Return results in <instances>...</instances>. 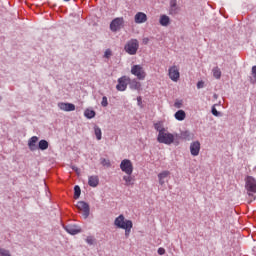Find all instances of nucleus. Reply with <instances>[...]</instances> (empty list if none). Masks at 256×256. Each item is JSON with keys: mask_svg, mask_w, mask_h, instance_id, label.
<instances>
[{"mask_svg": "<svg viewBox=\"0 0 256 256\" xmlns=\"http://www.w3.org/2000/svg\"><path fill=\"white\" fill-rule=\"evenodd\" d=\"M37 141H39V137H37V136H32L28 140V148L30 151H37V149H38Z\"/></svg>", "mask_w": 256, "mask_h": 256, "instance_id": "nucleus-14", "label": "nucleus"}, {"mask_svg": "<svg viewBox=\"0 0 256 256\" xmlns=\"http://www.w3.org/2000/svg\"><path fill=\"white\" fill-rule=\"evenodd\" d=\"M64 229L70 235H77L81 233V229L77 225H66L64 226Z\"/></svg>", "mask_w": 256, "mask_h": 256, "instance_id": "nucleus-13", "label": "nucleus"}, {"mask_svg": "<svg viewBox=\"0 0 256 256\" xmlns=\"http://www.w3.org/2000/svg\"><path fill=\"white\" fill-rule=\"evenodd\" d=\"M125 230V237L131 235V229H133V222H127L126 227L122 228Z\"/></svg>", "mask_w": 256, "mask_h": 256, "instance_id": "nucleus-24", "label": "nucleus"}, {"mask_svg": "<svg viewBox=\"0 0 256 256\" xmlns=\"http://www.w3.org/2000/svg\"><path fill=\"white\" fill-rule=\"evenodd\" d=\"M181 105H182L181 102H175L174 103V107H176L177 109H181Z\"/></svg>", "mask_w": 256, "mask_h": 256, "instance_id": "nucleus-42", "label": "nucleus"}, {"mask_svg": "<svg viewBox=\"0 0 256 256\" xmlns=\"http://www.w3.org/2000/svg\"><path fill=\"white\" fill-rule=\"evenodd\" d=\"M94 133L96 135L97 141H101V139H102V132H101V128L99 126H94Z\"/></svg>", "mask_w": 256, "mask_h": 256, "instance_id": "nucleus-26", "label": "nucleus"}, {"mask_svg": "<svg viewBox=\"0 0 256 256\" xmlns=\"http://www.w3.org/2000/svg\"><path fill=\"white\" fill-rule=\"evenodd\" d=\"M203 87H205V82L199 81V82L197 83V89H203Z\"/></svg>", "mask_w": 256, "mask_h": 256, "instance_id": "nucleus-39", "label": "nucleus"}, {"mask_svg": "<svg viewBox=\"0 0 256 256\" xmlns=\"http://www.w3.org/2000/svg\"><path fill=\"white\" fill-rule=\"evenodd\" d=\"M58 108L61 111L71 112V111H75V104L60 102L58 103Z\"/></svg>", "mask_w": 256, "mask_h": 256, "instance_id": "nucleus-12", "label": "nucleus"}, {"mask_svg": "<svg viewBox=\"0 0 256 256\" xmlns=\"http://www.w3.org/2000/svg\"><path fill=\"white\" fill-rule=\"evenodd\" d=\"M169 175H171V172L165 170L158 174V179H167V177H169Z\"/></svg>", "mask_w": 256, "mask_h": 256, "instance_id": "nucleus-31", "label": "nucleus"}, {"mask_svg": "<svg viewBox=\"0 0 256 256\" xmlns=\"http://www.w3.org/2000/svg\"><path fill=\"white\" fill-rule=\"evenodd\" d=\"M174 117L177 121H185L186 114L183 110H178L175 114Z\"/></svg>", "mask_w": 256, "mask_h": 256, "instance_id": "nucleus-21", "label": "nucleus"}, {"mask_svg": "<svg viewBox=\"0 0 256 256\" xmlns=\"http://www.w3.org/2000/svg\"><path fill=\"white\" fill-rule=\"evenodd\" d=\"M101 105L103 107H107L109 105V101L107 100V96L102 97Z\"/></svg>", "mask_w": 256, "mask_h": 256, "instance_id": "nucleus-34", "label": "nucleus"}, {"mask_svg": "<svg viewBox=\"0 0 256 256\" xmlns=\"http://www.w3.org/2000/svg\"><path fill=\"white\" fill-rule=\"evenodd\" d=\"M131 74L137 77L139 81H144L145 77H147V73H145V69L141 65H133L131 67Z\"/></svg>", "mask_w": 256, "mask_h": 256, "instance_id": "nucleus-3", "label": "nucleus"}, {"mask_svg": "<svg viewBox=\"0 0 256 256\" xmlns=\"http://www.w3.org/2000/svg\"><path fill=\"white\" fill-rule=\"evenodd\" d=\"M81 197V187L79 185L74 186V199Z\"/></svg>", "mask_w": 256, "mask_h": 256, "instance_id": "nucleus-29", "label": "nucleus"}, {"mask_svg": "<svg viewBox=\"0 0 256 256\" xmlns=\"http://www.w3.org/2000/svg\"><path fill=\"white\" fill-rule=\"evenodd\" d=\"M212 73H213V77H215V79H221V69H219V67H214L212 69Z\"/></svg>", "mask_w": 256, "mask_h": 256, "instance_id": "nucleus-28", "label": "nucleus"}, {"mask_svg": "<svg viewBox=\"0 0 256 256\" xmlns=\"http://www.w3.org/2000/svg\"><path fill=\"white\" fill-rule=\"evenodd\" d=\"M38 149L40 151H47L49 149V142L47 140H40L38 142Z\"/></svg>", "mask_w": 256, "mask_h": 256, "instance_id": "nucleus-20", "label": "nucleus"}, {"mask_svg": "<svg viewBox=\"0 0 256 256\" xmlns=\"http://www.w3.org/2000/svg\"><path fill=\"white\" fill-rule=\"evenodd\" d=\"M88 185L90 187H97L99 185V176H89Z\"/></svg>", "mask_w": 256, "mask_h": 256, "instance_id": "nucleus-17", "label": "nucleus"}, {"mask_svg": "<svg viewBox=\"0 0 256 256\" xmlns=\"http://www.w3.org/2000/svg\"><path fill=\"white\" fill-rule=\"evenodd\" d=\"M0 256H11V252L5 248H0Z\"/></svg>", "mask_w": 256, "mask_h": 256, "instance_id": "nucleus-33", "label": "nucleus"}, {"mask_svg": "<svg viewBox=\"0 0 256 256\" xmlns=\"http://www.w3.org/2000/svg\"><path fill=\"white\" fill-rule=\"evenodd\" d=\"M180 135L182 139H185V141H193V139H195V135L189 130L182 131Z\"/></svg>", "mask_w": 256, "mask_h": 256, "instance_id": "nucleus-16", "label": "nucleus"}, {"mask_svg": "<svg viewBox=\"0 0 256 256\" xmlns=\"http://www.w3.org/2000/svg\"><path fill=\"white\" fill-rule=\"evenodd\" d=\"M142 43L147 45L149 43V38H143Z\"/></svg>", "mask_w": 256, "mask_h": 256, "instance_id": "nucleus-43", "label": "nucleus"}, {"mask_svg": "<svg viewBox=\"0 0 256 256\" xmlns=\"http://www.w3.org/2000/svg\"><path fill=\"white\" fill-rule=\"evenodd\" d=\"M211 113L214 117H219L221 115V112L217 111V108L215 107H212Z\"/></svg>", "mask_w": 256, "mask_h": 256, "instance_id": "nucleus-35", "label": "nucleus"}, {"mask_svg": "<svg viewBox=\"0 0 256 256\" xmlns=\"http://www.w3.org/2000/svg\"><path fill=\"white\" fill-rule=\"evenodd\" d=\"M168 75L171 81L175 82L179 81V77H181V74L179 73V68L176 65L169 68Z\"/></svg>", "mask_w": 256, "mask_h": 256, "instance_id": "nucleus-10", "label": "nucleus"}, {"mask_svg": "<svg viewBox=\"0 0 256 256\" xmlns=\"http://www.w3.org/2000/svg\"><path fill=\"white\" fill-rule=\"evenodd\" d=\"M248 199H249L250 203L252 201H255V192H248Z\"/></svg>", "mask_w": 256, "mask_h": 256, "instance_id": "nucleus-36", "label": "nucleus"}, {"mask_svg": "<svg viewBox=\"0 0 256 256\" xmlns=\"http://www.w3.org/2000/svg\"><path fill=\"white\" fill-rule=\"evenodd\" d=\"M134 21L138 24L145 23L147 21V14L143 12L136 13V15L134 16Z\"/></svg>", "mask_w": 256, "mask_h": 256, "instance_id": "nucleus-15", "label": "nucleus"}, {"mask_svg": "<svg viewBox=\"0 0 256 256\" xmlns=\"http://www.w3.org/2000/svg\"><path fill=\"white\" fill-rule=\"evenodd\" d=\"M123 181H125V185L127 187H129V185H133V177H131L129 174L123 176Z\"/></svg>", "mask_w": 256, "mask_h": 256, "instance_id": "nucleus-27", "label": "nucleus"}, {"mask_svg": "<svg viewBox=\"0 0 256 256\" xmlns=\"http://www.w3.org/2000/svg\"><path fill=\"white\" fill-rule=\"evenodd\" d=\"M100 163L103 167H111V161L109 159L101 158Z\"/></svg>", "mask_w": 256, "mask_h": 256, "instance_id": "nucleus-30", "label": "nucleus"}, {"mask_svg": "<svg viewBox=\"0 0 256 256\" xmlns=\"http://www.w3.org/2000/svg\"><path fill=\"white\" fill-rule=\"evenodd\" d=\"M120 169L126 175H133V162L129 159H124L120 163Z\"/></svg>", "mask_w": 256, "mask_h": 256, "instance_id": "nucleus-4", "label": "nucleus"}, {"mask_svg": "<svg viewBox=\"0 0 256 256\" xmlns=\"http://www.w3.org/2000/svg\"><path fill=\"white\" fill-rule=\"evenodd\" d=\"M77 209L79 211H83L82 215L84 219H87L89 217V214L91 213V208L89 207V204L85 201H79L76 205Z\"/></svg>", "mask_w": 256, "mask_h": 256, "instance_id": "nucleus-5", "label": "nucleus"}, {"mask_svg": "<svg viewBox=\"0 0 256 256\" xmlns=\"http://www.w3.org/2000/svg\"><path fill=\"white\" fill-rule=\"evenodd\" d=\"M129 81H131V79L127 76L120 77L118 79V84L116 85L117 91H126Z\"/></svg>", "mask_w": 256, "mask_h": 256, "instance_id": "nucleus-9", "label": "nucleus"}, {"mask_svg": "<svg viewBox=\"0 0 256 256\" xmlns=\"http://www.w3.org/2000/svg\"><path fill=\"white\" fill-rule=\"evenodd\" d=\"M252 84L256 83V66L252 67V77L250 78Z\"/></svg>", "mask_w": 256, "mask_h": 256, "instance_id": "nucleus-32", "label": "nucleus"}, {"mask_svg": "<svg viewBox=\"0 0 256 256\" xmlns=\"http://www.w3.org/2000/svg\"><path fill=\"white\" fill-rule=\"evenodd\" d=\"M64 1H66V2H67V1H70V0H64Z\"/></svg>", "mask_w": 256, "mask_h": 256, "instance_id": "nucleus-47", "label": "nucleus"}, {"mask_svg": "<svg viewBox=\"0 0 256 256\" xmlns=\"http://www.w3.org/2000/svg\"><path fill=\"white\" fill-rule=\"evenodd\" d=\"M86 243H88V245H93V243H95V239H93L91 236H88L86 238Z\"/></svg>", "mask_w": 256, "mask_h": 256, "instance_id": "nucleus-38", "label": "nucleus"}, {"mask_svg": "<svg viewBox=\"0 0 256 256\" xmlns=\"http://www.w3.org/2000/svg\"><path fill=\"white\" fill-rule=\"evenodd\" d=\"M201 151V142L194 141L190 144V153L192 157H197Z\"/></svg>", "mask_w": 256, "mask_h": 256, "instance_id": "nucleus-11", "label": "nucleus"}, {"mask_svg": "<svg viewBox=\"0 0 256 256\" xmlns=\"http://www.w3.org/2000/svg\"><path fill=\"white\" fill-rule=\"evenodd\" d=\"M137 103H138L139 107H141V105L143 104V100H142L141 96L137 97Z\"/></svg>", "mask_w": 256, "mask_h": 256, "instance_id": "nucleus-41", "label": "nucleus"}, {"mask_svg": "<svg viewBox=\"0 0 256 256\" xmlns=\"http://www.w3.org/2000/svg\"><path fill=\"white\" fill-rule=\"evenodd\" d=\"M177 13V0L170 1V15H176Z\"/></svg>", "mask_w": 256, "mask_h": 256, "instance_id": "nucleus-22", "label": "nucleus"}, {"mask_svg": "<svg viewBox=\"0 0 256 256\" xmlns=\"http://www.w3.org/2000/svg\"><path fill=\"white\" fill-rule=\"evenodd\" d=\"M129 85H130V89H132L134 91H139L141 89V82H139L135 79L132 81H129Z\"/></svg>", "mask_w": 256, "mask_h": 256, "instance_id": "nucleus-19", "label": "nucleus"}, {"mask_svg": "<svg viewBox=\"0 0 256 256\" xmlns=\"http://www.w3.org/2000/svg\"><path fill=\"white\" fill-rule=\"evenodd\" d=\"M245 187L247 193H256V180L252 176H247Z\"/></svg>", "mask_w": 256, "mask_h": 256, "instance_id": "nucleus-8", "label": "nucleus"}, {"mask_svg": "<svg viewBox=\"0 0 256 256\" xmlns=\"http://www.w3.org/2000/svg\"><path fill=\"white\" fill-rule=\"evenodd\" d=\"M214 98L217 99V94H214Z\"/></svg>", "mask_w": 256, "mask_h": 256, "instance_id": "nucleus-46", "label": "nucleus"}, {"mask_svg": "<svg viewBox=\"0 0 256 256\" xmlns=\"http://www.w3.org/2000/svg\"><path fill=\"white\" fill-rule=\"evenodd\" d=\"M158 255H165V248H158V251H157Z\"/></svg>", "mask_w": 256, "mask_h": 256, "instance_id": "nucleus-40", "label": "nucleus"}, {"mask_svg": "<svg viewBox=\"0 0 256 256\" xmlns=\"http://www.w3.org/2000/svg\"><path fill=\"white\" fill-rule=\"evenodd\" d=\"M73 171H79V169L77 167H72Z\"/></svg>", "mask_w": 256, "mask_h": 256, "instance_id": "nucleus-45", "label": "nucleus"}, {"mask_svg": "<svg viewBox=\"0 0 256 256\" xmlns=\"http://www.w3.org/2000/svg\"><path fill=\"white\" fill-rule=\"evenodd\" d=\"M158 143H163L164 145H173L175 143V135L166 131L158 134Z\"/></svg>", "mask_w": 256, "mask_h": 256, "instance_id": "nucleus-1", "label": "nucleus"}, {"mask_svg": "<svg viewBox=\"0 0 256 256\" xmlns=\"http://www.w3.org/2000/svg\"><path fill=\"white\" fill-rule=\"evenodd\" d=\"M112 55V52H111V49H107L105 52H104V57L105 59H109Z\"/></svg>", "mask_w": 256, "mask_h": 256, "instance_id": "nucleus-37", "label": "nucleus"}, {"mask_svg": "<svg viewBox=\"0 0 256 256\" xmlns=\"http://www.w3.org/2000/svg\"><path fill=\"white\" fill-rule=\"evenodd\" d=\"M160 185H165V179L164 178H158Z\"/></svg>", "mask_w": 256, "mask_h": 256, "instance_id": "nucleus-44", "label": "nucleus"}, {"mask_svg": "<svg viewBox=\"0 0 256 256\" xmlns=\"http://www.w3.org/2000/svg\"><path fill=\"white\" fill-rule=\"evenodd\" d=\"M127 223H133L131 220H125V216L123 214H120L118 217L114 220V225L118 229H123L127 227Z\"/></svg>", "mask_w": 256, "mask_h": 256, "instance_id": "nucleus-6", "label": "nucleus"}, {"mask_svg": "<svg viewBox=\"0 0 256 256\" xmlns=\"http://www.w3.org/2000/svg\"><path fill=\"white\" fill-rule=\"evenodd\" d=\"M125 23V21L123 20V18H115L114 20H112V22L110 23V29L111 31H113V33H117V31H120L121 28L123 27V24Z\"/></svg>", "mask_w": 256, "mask_h": 256, "instance_id": "nucleus-7", "label": "nucleus"}, {"mask_svg": "<svg viewBox=\"0 0 256 256\" xmlns=\"http://www.w3.org/2000/svg\"><path fill=\"white\" fill-rule=\"evenodd\" d=\"M159 23L162 25V27H167L169 26V23H171V19L167 15H162L160 17Z\"/></svg>", "mask_w": 256, "mask_h": 256, "instance_id": "nucleus-18", "label": "nucleus"}, {"mask_svg": "<svg viewBox=\"0 0 256 256\" xmlns=\"http://www.w3.org/2000/svg\"><path fill=\"white\" fill-rule=\"evenodd\" d=\"M124 50L128 55H137V51H139V40L131 39L124 46Z\"/></svg>", "mask_w": 256, "mask_h": 256, "instance_id": "nucleus-2", "label": "nucleus"}, {"mask_svg": "<svg viewBox=\"0 0 256 256\" xmlns=\"http://www.w3.org/2000/svg\"><path fill=\"white\" fill-rule=\"evenodd\" d=\"M154 129H156L158 131V135H161V133H164L165 131V127H163V124L161 122H157L154 124Z\"/></svg>", "mask_w": 256, "mask_h": 256, "instance_id": "nucleus-23", "label": "nucleus"}, {"mask_svg": "<svg viewBox=\"0 0 256 256\" xmlns=\"http://www.w3.org/2000/svg\"><path fill=\"white\" fill-rule=\"evenodd\" d=\"M96 113L94 110L91 109H86L84 111V117H86V119H93V117H95Z\"/></svg>", "mask_w": 256, "mask_h": 256, "instance_id": "nucleus-25", "label": "nucleus"}]
</instances>
